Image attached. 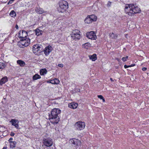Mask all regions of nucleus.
Here are the masks:
<instances>
[{"label": "nucleus", "instance_id": "nucleus-42", "mask_svg": "<svg viewBox=\"0 0 149 149\" xmlns=\"http://www.w3.org/2000/svg\"><path fill=\"white\" fill-rule=\"evenodd\" d=\"M110 79L111 81H113V80L112 78H110Z\"/></svg>", "mask_w": 149, "mask_h": 149}, {"label": "nucleus", "instance_id": "nucleus-34", "mask_svg": "<svg viewBox=\"0 0 149 149\" xmlns=\"http://www.w3.org/2000/svg\"><path fill=\"white\" fill-rule=\"evenodd\" d=\"M13 140V139L12 138H10V139L8 140V141L9 142V143H10V142H12L13 141H12Z\"/></svg>", "mask_w": 149, "mask_h": 149}, {"label": "nucleus", "instance_id": "nucleus-3", "mask_svg": "<svg viewBox=\"0 0 149 149\" xmlns=\"http://www.w3.org/2000/svg\"><path fill=\"white\" fill-rule=\"evenodd\" d=\"M81 32L78 29L73 30L70 34L71 39L75 41L79 40L81 38Z\"/></svg>", "mask_w": 149, "mask_h": 149}, {"label": "nucleus", "instance_id": "nucleus-30", "mask_svg": "<svg viewBox=\"0 0 149 149\" xmlns=\"http://www.w3.org/2000/svg\"><path fill=\"white\" fill-rule=\"evenodd\" d=\"M97 97L98 98H99L101 99H102V100L103 102H105V99L102 95H98L97 96Z\"/></svg>", "mask_w": 149, "mask_h": 149}, {"label": "nucleus", "instance_id": "nucleus-16", "mask_svg": "<svg viewBox=\"0 0 149 149\" xmlns=\"http://www.w3.org/2000/svg\"><path fill=\"white\" fill-rule=\"evenodd\" d=\"M91 46V45L89 42H87L82 45V47L84 48L88 49Z\"/></svg>", "mask_w": 149, "mask_h": 149}, {"label": "nucleus", "instance_id": "nucleus-45", "mask_svg": "<svg viewBox=\"0 0 149 149\" xmlns=\"http://www.w3.org/2000/svg\"><path fill=\"white\" fill-rule=\"evenodd\" d=\"M4 99L5 100H6V98H4Z\"/></svg>", "mask_w": 149, "mask_h": 149}, {"label": "nucleus", "instance_id": "nucleus-37", "mask_svg": "<svg viewBox=\"0 0 149 149\" xmlns=\"http://www.w3.org/2000/svg\"><path fill=\"white\" fill-rule=\"evenodd\" d=\"M147 68H143L142 69V70L143 71H145L146 70Z\"/></svg>", "mask_w": 149, "mask_h": 149}, {"label": "nucleus", "instance_id": "nucleus-27", "mask_svg": "<svg viewBox=\"0 0 149 149\" xmlns=\"http://www.w3.org/2000/svg\"><path fill=\"white\" fill-rule=\"evenodd\" d=\"M36 10V12L39 14H42L44 12L43 9L40 8H37Z\"/></svg>", "mask_w": 149, "mask_h": 149}, {"label": "nucleus", "instance_id": "nucleus-4", "mask_svg": "<svg viewBox=\"0 0 149 149\" xmlns=\"http://www.w3.org/2000/svg\"><path fill=\"white\" fill-rule=\"evenodd\" d=\"M59 8L58 10L60 12L63 13L68 8V3L65 1H62L59 3Z\"/></svg>", "mask_w": 149, "mask_h": 149}, {"label": "nucleus", "instance_id": "nucleus-2", "mask_svg": "<svg viewBox=\"0 0 149 149\" xmlns=\"http://www.w3.org/2000/svg\"><path fill=\"white\" fill-rule=\"evenodd\" d=\"M61 112V110L59 109L54 108L51 111V114L49 115V119L52 123L54 124L58 123L59 118L58 115Z\"/></svg>", "mask_w": 149, "mask_h": 149}, {"label": "nucleus", "instance_id": "nucleus-14", "mask_svg": "<svg viewBox=\"0 0 149 149\" xmlns=\"http://www.w3.org/2000/svg\"><path fill=\"white\" fill-rule=\"evenodd\" d=\"M78 106V104L77 103L72 102L69 104L68 107L69 108L74 109H76Z\"/></svg>", "mask_w": 149, "mask_h": 149}, {"label": "nucleus", "instance_id": "nucleus-31", "mask_svg": "<svg viewBox=\"0 0 149 149\" xmlns=\"http://www.w3.org/2000/svg\"><path fill=\"white\" fill-rule=\"evenodd\" d=\"M128 58V56H127L125 57H123L122 58V60L123 62H125L127 61V59Z\"/></svg>", "mask_w": 149, "mask_h": 149}, {"label": "nucleus", "instance_id": "nucleus-17", "mask_svg": "<svg viewBox=\"0 0 149 149\" xmlns=\"http://www.w3.org/2000/svg\"><path fill=\"white\" fill-rule=\"evenodd\" d=\"M89 57L90 59L93 61H95L97 59V56L96 54H93L92 55H89Z\"/></svg>", "mask_w": 149, "mask_h": 149}, {"label": "nucleus", "instance_id": "nucleus-10", "mask_svg": "<svg viewBox=\"0 0 149 149\" xmlns=\"http://www.w3.org/2000/svg\"><path fill=\"white\" fill-rule=\"evenodd\" d=\"M70 142L75 146H79L81 144V142L77 139H71L70 140Z\"/></svg>", "mask_w": 149, "mask_h": 149}, {"label": "nucleus", "instance_id": "nucleus-12", "mask_svg": "<svg viewBox=\"0 0 149 149\" xmlns=\"http://www.w3.org/2000/svg\"><path fill=\"white\" fill-rule=\"evenodd\" d=\"M52 47L50 45L46 47L44 50V52L45 55L46 56L49 55L52 50Z\"/></svg>", "mask_w": 149, "mask_h": 149}, {"label": "nucleus", "instance_id": "nucleus-39", "mask_svg": "<svg viewBox=\"0 0 149 149\" xmlns=\"http://www.w3.org/2000/svg\"><path fill=\"white\" fill-rule=\"evenodd\" d=\"M47 82L48 83L52 84V80H49V81H47Z\"/></svg>", "mask_w": 149, "mask_h": 149}, {"label": "nucleus", "instance_id": "nucleus-40", "mask_svg": "<svg viewBox=\"0 0 149 149\" xmlns=\"http://www.w3.org/2000/svg\"><path fill=\"white\" fill-rule=\"evenodd\" d=\"M115 59L118 62H120V60L118 58H116Z\"/></svg>", "mask_w": 149, "mask_h": 149}, {"label": "nucleus", "instance_id": "nucleus-35", "mask_svg": "<svg viewBox=\"0 0 149 149\" xmlns=\"http://www.w3.org/2000/svg\"><path fill=\"white\" fill-rule=\"evenodd\" d=\"M124 67L125 68H127L129 67H130V65H125L124 66Z\"/></svg>", "mask_w": 149, "mask_h": 149}, {"label": "nucleus", "instance_id": "nucleus-20", "mask_svg": "<svg viewBox=\"0 0 149 149\" xmlns=\"http://www.w3.org/2000/svg\"><path fill=\"white\" fill-rule=\"evenodd\" d=\"M17 63L19 65L21 66L22 67L25 65V63L23 61L21 60H18L17 61Z\"/></svg>", "mask_w": 149, "mask_h": 149}, {"label": "nucleus", "instance_id": "nucleus-13", "mask_svg": "<svg viewBox=\"0 0 149 149\" xmlns=\"http://www.w3.org/2000/svg\"><path fill=\"white\" fill-rule=\"evenodd\" d=\"M10 122L11 123L12 125L14 126L17 129L19 127V122L17 120L12 119L10 121Z\"/></svg>", "mask_w": 149, "mask_h": 149}, {"label": "nucleus", "instance_id": "nucleus-11", "mask_svg": "<svg viewBox=\"0 0 149 149\" xmlns=\"http://www.w3.org/2000/svg\"><path fill=\"white\" fill-rule=\"evenodd\" d=\"M27 33L25 31H20L18 33V37L22 39L25 38L27 36Z\"/></svg>", "mask_w": 149, "mask_h": 149}, {"label": "nucleus", "instance_id": "nucleus-22", "mask_svg": "<svg viewBox=\"0 0 149 149\" xmlns=\"http://www.w3.org/2000/svg\"><path fill=\"white\" fill-rule=\"evenodd\" d=\"M47 72V70L46 69H42L40 70V74L41 75H44L46 74Z\"/></svg>", "mask_w": 149, "mask_h": 149}, {"label": "nucleus", "instance_id": "nucleus-6", "mask_svg": "<svg viewBox=\"0 0 149 149\" xmlns=\"http://www.w3.org/2000/svg\"><path fill=\"white\" fill-rule=\"evenodd\" d=\"M30 42V40L28 38H26L24 39H22L20 41L19 43L22 46L24 47L28 46L29 45Z\"/></svg>", "mask_w": 149, "mask_h": 149}, {"label": "nucleus", "instance_id": "nucleus-29", "mask_svg": "<svg viewBox=\"0 0 149 149\" xmlns=\"http://www.w3.org/2000/svg\"><path fill=\"white\" fill-rule=\"evenodd\" d=\"M5 67L6 65L4 63L0 62V69H3Z\"/></svg>", "mask_w": 149, "mask_h": 149}, {"label": "nucleus", "instance_id": "nucleus-38", "mask_svg": "<svg viewBox=\"0 0 149 149\" xmlns=\"http://www.w3.org/2000/svg\"><path fill=\"white\" fill-rule=\"evenodd\" d=\"M135 65V64H132L131 65H130V67H132L134 66Z\"/></svg>", "mask_w": 149, "mask_h": 149}, {"label": "nucleus", "instance_id": "nucleus-28", "mask_svg": "<svg viewBox=\"0 0 149 149\" xmlns=\"http://www.w3.org/2000/svg\"><path fill=\"white\" fill-rule=\"evenodd\" d=\"M10 15L11 17H14L16 16V13L14 10H12L10 12Z\"/></svg>", "mask_w": 149, "mask_h": 149}, {"label": "nucleus", "instance_id": "nucleus-44", "mask_svg": "<svg viewBox=\"0 0 149 149\" xmlns=\"http://www.w3.org/2000/svg\"><path fill=\"white\" fill-rule=\"evenodd\" d=\"M13 0V2L15 0Z\"/></svg>", "mask_w": 149, "mask_h": 149}, {"label": "nucleus", "instance_id": "nucleus-9", "mask_svg": "<svg viewBox=\"0 0 149 149\" xmlns=\"http://www.w3.org/2000/svg\"><path fill=\"white\" fill-rule=\"evenodd\" d=\"M53 141L51 139H44L43 140V143L46 146L50 147L53 144Z\"/></svg>", "mask_w": 149, "mask_h": 149}, {"label": "nucleus", "instance_id": "nucleus-18", "mask_svg": "<svg viewBox=\"0 0 149 149\" xmlns=\"http://www.w3.org/2000/svg\"><path fill=\"white\" fill-rule=\"evenodd\" d=\"M84 22L85 23L87 24H90L92 22L89 16L88 15L84 20Z\"/></svg>", "mask_w": 149, "mask_h": 149}, {"label": "nucleus", "instance_id": "nucleus-5", "mask_svg": "<svg viewBox=\"0 0 149 149\" xmlns=\"http://www.w3.org/2000/svg\"><path fill=\"white\" fill-rule=\"evenodd\" d=\"M85 125V123L84 122L79 121L75 124L74 127L76 129L81 130L84 128Z\"/></svg>", "mask_w": 149, "mask_h": 149}, {"label": "nucleus", "instance_id": "nucleus-23", "mask_svg": "<svg viewBox=\"0 0 149 149\" xmlns=\"http://www.w3.org/2000/svg\"><path fill=\"white\" fill-rule=\"evenodd\" d=\"M41 78V77L38 74H36L33 77V80H37L38 79H40Z\"/></svg>", "mask_w": 149, "mask_h": 149}, {"label": "nucleus", "instance_id": "nucleus-24", "mask_svg": "<svg viewBox=\"0 0 149 149\" xmlns=\"http://www.w3.org/2000/svg\"><path fill=\"white\" fill-rule=\"evenodd\" d=\"M10 147L11 148H13L15 147L17 143L15 141L10 142Z\"/></svg>", "mask_w": 149, "mask_h": 149}, {"label": "nucleus", "instance_id": "nucleus-32", "mask_svg": "<svg viewBox=\"0 0 149 149\" xmlns=\"http://www.w3.org/2000/svg\"><path fill=\"white\" fill-rule=\"evenodd\" d=\"M58 66L59 67L62 68L63 66V64H59L58 65Z\"/></svg>", "mask_w": 149, "mask_h": 149}, {"label": "nucleus", "instance_id": "nucleus-25", "mask_svg": "<svg viewBox=\"0 0 149 149\" xmlns=\"http://www.w3.org/2000/svg\"><path fill=\"white\" fill-rule=\"evenodd\" d=\"M36 34V35L38 36L42 34V31L37 29L35 30Z\"/></svg>", "mask_w": 149, "mask_h": 149}, {"label": "nucleus", "instance_id": "nucleus-21", "mask_svg": "<svg viewBox=\"0 0 149 149\" xmlns=\"http://www.w3.org/2000/svg\"><path fill=\"white\" fill-rule=\"evenodd\" d=\"M52 84H57L60 83L59 80L57 78H55L52 80Z\"/></svg>", "mask_w": 149, "mask_h": 149}, {"label": "nucleus", "instance_id": "nucleus-33", "mask_svg": "<svg viewBox=\"0 0 149 149\" xmlns=\"http://www.w3.org/2000/svg\"><path fill=\"white\" fill-rule=\"evenodd\" d=\"M13 1L12 0H10L8 2V4H10L12 3L13 2Z\"/></svg>", "mask_w": 149, "mask_h": 149}, {"label": "nucleus", "instance_id": "nucleus-1", "mask_svg": "<svg viewBox=\"0 0 149 149\" xmlns=\"http://www.w3.org/2000/svg\"><path fill=\"white\" fill-rule=\"evenodd\" d=\"M125 11L126 14L132 16L134 14L139 13L141 10L136 4H130L125 5Z\"/></svg>", "mask_w": 149, "mask_h": 149}, {"label": "nucleus", "instance_id": "nucleus-36", "mask_svg": "<svg viewBox=\"0 0 149 149\" xmlns=\"http://www.w3.org/2000/svg\"><path fill=\"white\" fill-rule=\"evenodd\" d=\"M15 134L14 133H13V132H11V133H10V135L11 136H14Z\"/></svg>", "mask_w": 149, "mask_h": 149}, {"label": "nucleus", "instance_id": "nucleus-15", "mask_svg": "<svg viewBox=\"0 0 149 149\" xmlns=\"http://www.w3.org/2000/svg\"><path fill=\"white\" fill-rule=\"evenodd\" d=\"M8 80V78L6 77H5L2 78L1 79L0 84L1 85L5 84Z\"/></svg>", "mask_w": 149, "mask_h": 149}, {"label": "nucleus", "instance_id": "nucleus-19", "mask_svg": "<svg viewBox=\"0 0 149 149\" xmlns=\"http://www.w3.org/2000/svg\"><path fill=\"white\" fill-rule=\"evenodd\" d=\"M88 16L90 17L92 22H95L97 20V17L96 16L94 15H88Z\"/></svg>", "mask_w": 149, "mask_h": 149}, {"label": "nucleus", "instance_id": "nucleus-26", "mask_svg": "<svg viewBox=\"0 0 149 149\" xmlns=\"http://www.w3.org/2000/svg\"><path fill=\"white\" fill-rule=\"evenodd\" d=\"M110 37L113 39H116L118 37V36L117 35H115L113 33H111L109 34Z\"/></svg>", "mask_w": 149, "mask_h": 149}, {"label": "nucleus", "instance_id": "nucleus-41", "mask_svg": "<svg viewBox=\"0 0 149 149\" xmlns=\"http://www.w3.org/2000/svg\"><path fill=\"white\" fill-rule=\"evenodd\" d=\"M15 28L17 29H18V26L17 25L15 26Z\"/></svg>", "mask_w": 149, "mask_h": 149}, {"label": "nucleus", "instance_id": "nucleus-7", "mask_svg": "<svg viewBox=\"0 0 149 149\" xmlns=\"http://www.w3.org/2000/svg\"><path fill=\"white\" fill-rule=\"evenodd\" d=\"M86 36L88 39L93 40H96L97 38L96 33L93 31L87 32Z\"/></svg>", "mask_w": 149, "mask_h": 149}, {"label": "nucleus", "instance_id": "nucleus-8", "mask_svg": "<svg viewBox=\"0 0 149 149\" xmlns=\"http://www.w3.org/2000/svg\"><path fill=\"white\" fill-rule=\"evenodd\" d=\"M40 47L38 45H34L33 47V52L36 55L39 54L40 53Z\"/></svg>", "mask_w": 149, "mask_h": 149}, {"label": "nucleus", "instance_id": "nucleus-43", "mask_svg": "<svg viewBox=\"0 0 149 149\" xmlns=\"http://www.w3.org/2000/svg\"><path fill=\"white\" fill-rule=\"evenodd\" d=\"M3 149H6V148L4 147L3 148Z\"/></svg>", "mask_w": 149, "mask_h": 149}]
</instances>
